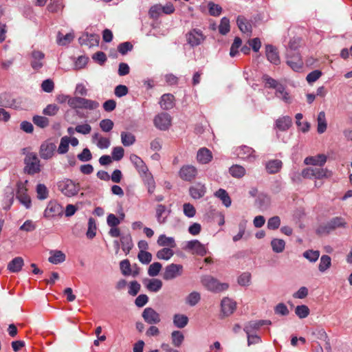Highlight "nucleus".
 <instances>
[{"label":"nucleus","instance_id":"1","mask_svg":"<svg viewBox=\"0 0 352 352\" xmlns=\"http://www.w3.org/2000/svg\"><path fill=\"white\" fill-rule=\"evenodd\" d=\"M200 282L208 291L213 293H219L226 291L229 287L228 283H221L218 279L211 275L201 276Z\"/></svg>","mask_w":352,"mask_h":352},{"label":"nucleus","instance_id":"2","mask_svg":"<svg viewBox=\"0 0 352 352\" xmlns=\"http://www.w3.org/2000/svg\"><path fill=\"white\" fill-rule=\"evenodd\" d=\"M346 222L341 217H336L331 219L326 223L320 225L317 229L318 234H329L335 230L340 228H346Z\"/></svg>","mask_w":352,"mask_h":352},{"label":"nucleus","instance_id":"3","mask_svg":"<svg viewBox=\"0 0 352 352\" xmlns=\"http://www.w3.org/2000/svg\"><path fill=\"white\" fill-rule=\"evenodd\" d=\"M69 106L72 109H82L87 110H94L99 107L97 101L87 99L82 97H72L69 100Z\"/></svg>","mask_w":352,"mask_h":352},{"label":"nucleus","instance_id":"4","mask_svg":"<svg viewBox=\"0 0 352 352\" xmlns=\"http://www.w3.org/2000/svg\"><path fill=\"white\" fill-rule=\"evenodd\" d=\"M58 188L64 195L71 197L78 194L80 185L72 179H65L58 183Z\"/></svg>","mask_w":352,"mask_h":352},{"label":"nucleus","instance_id":"5","mask_svg":"<svg viewBox=\"0 0 352 352\" xmlns=\"http://www.w3.org/2000/svg\"><path fill=\"white\" fill-rule=\"evenodd\" d=\"M63 212V207L56 201L52 200L47 203L43 212V217L50 220L61 217Z\"/></svg>","mask_w":352,"mask_h":352},{"label":"nucleus","instance_id":"6","mask_svg":"<svg viewBox=\"0 0 352 352\" xmlns=\"http://www.w3.org/2000/svg\"><path fill=\"white\" fill-rule=\"evenodd\" d=\"M24 170L30 175L40 172V161L35 153H28L24 159Z\"/></svg>","mask_w":352,"mask_h":352},{"label":"nucleus","instance_id":"7","mask_svg":"<svg viewBox=\"0 0 352 352\" xmlns=\"http://www.w3.org/2000/svg\"><path fill=\"white\" fill-rule=\"evenodd\" d=\"M186 38L187 43L195 47L201 45L206 39V36L201 30L195 28L186 33Z\"/></svg>","mask_w":352,"mask_h":352},{"label":"nucleus","instance_id":"8","mask_svg":"<svg viewBox=\"0 0 352 352\" xmlns=\"http://www.w3.org/2000/svg\"><path fill=\"white\" fill-rule=\"evenodd\" d=\"M28 181L24 183L19 182L17 184L16 198L20 203L23 204L27 209L30 208L32 205V201L30 196L27 193V188L25 186Z\"/></svg>","mask_w":352,"mask_h":352},{"label":"nucleus","instance_id":"9","mask_svg":"<svg viewBox=\"0 0 352 352\" xmlns=\"http://www.w3.org/2000/svg\"><path fill=\"white\" fill-rule=\"evenodd\" d=\"M183 273V266L180 264L171 263L168 265L163 273V278L166 280L175 279Z\"/></svg>","mask_w":352,"mask_h":352},{"label":"nucleus","instance_id":"10","mask_svg":"<svg viewBox=\"0 0 352 352\" xmlns=\"http://www.w3.org/2000/svg\"><path fill=\"white\" fill-rule=\"evenodd\" d=\"M172 118L167 113H161L157 114L154 120V125L156 128L161 131H166L169 129L171 125Z\"/></svg>","mask_w":352,"mask_h":352},{"label":"nucleus","instance_id":"11","mask_svg":"<svg viewBox=\"0 0 352 352\" xmlns=\"http://www.w3.org/2000/svg\"><path fill=\"white\" fill-rule=\"evenodd\" d=\"M287 64L295 72H300L303 67V61L299 53L287 52Z\"/></svg>","mask_w":352,"mask_h":352},{"label":"nucleus","instance_id":"12","mask_svg":"<svg viewBox=\"0 0 352 352\" xmlns=\"http://www.w3.org/2000/svg\"><path fill=\"white\" fill-rule=\"evenodd\" d=\"M56 146L49 140L43 142L40 146L39 155L43 160L51 159L54 155Z\"/></svg>","mask_w":352,"mask_h":352},{"label":"nucleus","instance_id":"13","mask_svg":"<svg viewBox=\"0 0 352 352\" xmlns=\"http://www.w3.org/2000/svg\"><path fill=\"white\" fill-rule=\"evenodd\" d=\"M197 168L192 165H184L182 166L179 171L181 179L186 182L192 181L197 175Z\"/></svg>","mask_w":352,"mask_h":352},{"label":"nucleus","instance_id":"14","mask_svg":"<svg viewBox=\"0 0 352 352\" xmlns=\"http://www.w3.org/2000/svg\"><path fill=\"white\" fill-rule=\"evenodd\" d=\"M142 316L144 320L149 324H156L160 322V315L153 308L146 307L144 309Z\"/></svg>","mask_w":352,"mask_h":352},{"label":"nucleus","instance_id":"15","mask_svg":"<svg viewBox=\"0 0 352 352\" xmlns=\"http://www.w3.org/2000/svg\"><path fill=\"white\" fill-rule=\"evenodd\" d=\"M186 249L191 251L192 254L201 256L207 254L206 248L198 240H192L188 241L186 245Z\"/></svg>","mask_w":352,"mask_h":352},{"label":"nucleus","instance_id":"16","mask_svg":"<svg viewBox=\"0 0 352 352\" xmlns=\"http://www.w3.org/2000/svg\"><path fill=\"white\" fill-rule=\"evenodd\" d=\"M206 192L205 184L200 182L197 183L189 188V193L192 198L199 199L203 197Z\"/></svg>","mask_w":352,"mask_h":352},{"label":"nucleus","instance_id":"17","mask_svg":"<svg viewBox=\"0 0 352 352\" xmlns=\"http://www.w3.org/2000/svg\"><path fill=\"white\" fill-rule=\"evenodd\" d=\"M31 66L35 70L40 69L43 66L45 54L41 51L34 50L31 54Z\"/></svg>","mask_w":352,"mask_h":352},{"label":"nucleus","instance_id":"18","mask_svg":"<svg viewBox=\"0 0 352 352\" xmlns=\"http://www.w3.org/2000/svg\"><path fill=\"white\" fill-rule=\"evenodd\" d=\"M254 152V150L252 148L247 146H242L237 149V155L243 160L252 162L256 158Z\"/></svg>","mask_w":352,"mask_h":352},{"label":"nucleus","instance_id":"19","mask_svg":"<svg viewBox=\"0 0 352 352\" xmlns=\"http://www.w3.org/2000/svg\"><path fill=\"white\" fill-rule=\"evenodd\" d=\"M130 161L134 165L140 175H142L148 171V168L144 161L138 155L131 154Z\"/></svg>","mask_w":352,"mask_h":352},{"label":"nucleus","instance_id":"20","mask_svg":"<svg viewBox=\"0 0 352 352\" xmlns=\"http://www.w3.org/2000/svg\"><path fill=\"white\" fill-rule=\"evenodd\" d=\"M170 213V210H167L166 207L162 204H158L156 207V214L155 217L157 219V221L159 224H164L166 221L168 215Z\"/></svg>","mask_w":352,"mask_h":352},{"label":"nucleus","instance_id":"21","mask_svg":"<svg viewBox=\"0 0 352 352\" xmlns=\"http://www.w3.org/2000/svg\"><path fill=\"white\" fill-rule=\"evenodd\" d=\"M212 159L211 151L206 147L201 148L197 153V160L202 164H208Z\"/></svg>","mask_w":352,"mask_h":352},{"label":"nucleus","instance_id":"22","mask_svg":"<svg viewBox=\"0 0 352 352\" xmlns=\"http://www.w3.org/2000/svg\"><path fill=\"white\" fill-rule=\"evenodd\" d=\"M221 306V311L226 316L232 314L236 309V302L229 298H223Z\"/></svg>","mask_w":352,"mask_h":352},{"label":"nucleus","instance_id":"23","mask_svg":"<svg viewBox=\"0 0 352 352\" xmlns=\"http://www.w3.org/2000/svg\"><path fill=\"white\" fill-rule=\"evenodd\" d=\"M327 156L324 154H319L316 156L307 157L305 159L304 163L307 165L322 166L327 162Z\"/></svg>","mask_w":352,"mask_h":352},{"label":"nucleus","instance_id":"24","mask_svg":"<svg viewBox=\"0 0 352 352\" xmlns=\"http://www.w3.org/2000/svg\"><path fill=\"white\" fill-rule=\"evenodd\" d=\"M265 50L267 60L274 65H278L280 63V58L276 49L272 45H267Z\"/></svg>","mask_w":352,"mask_h":352},{"label":"nucleus","instance_id":"25","mask_svg":"<svg viewBox=\"0 0 352 352\" xmlns=\"http://www.w3.org/2000/svg\"><path fill=\"white\" fill-rule=\"evenodd\" d=\"M140 177L147 188L148 192L151 195L153 194L155 189V182L151 173L148 170L146 173L140 175Z\"/></svg>","mask_w":352,"mask_h":352},{"label":"nucleus","instance_id":"26","mask_svg":"<svg viewBox=\"0 0 352 352\" xmlns=\"http://www.w3.org/2000/svg\"><path fill=\"white\" fill-rule=\"evenodd\" d=\"M24 265L23 258L17 256L11 260L8 264V270L12 273L19 272Z\"/></svg>","mask_w":352,"mask_h":352},{"label":"nucleus","instance_id":"27","mask_svg":"<svg viewBox=\"0 0 352 352\" xmlns=\"http://www.w3.org/2000/svg\"><path fill=\"white\" fill-rule=\"evenodd\" d=\"M236 23L241 32L250 36L252 33V25L247 19L244 16H239L236 19Z\"/></svg>","mask_w":352,"mask_h":352},{"label":"nucleus","instance_id":"28","mask_svg":"<svg viewBox=\"0 0 352 352\" xmlns=\"http://www.w3.org/2000/svg\"><path fill=\"white\" fill-rule=\"evenodd\" d=\"M48 261L54 265L63 263L66 259L65 254L60 250H51Z\"/></svg>","mask_w":352,"mask_h":352},{"label":"nucleus","instance_id":"29","mask_svg":"<svg viewBox=\"0 0 352 352\" xmlns=\"http://www.w3.org/2000/svg\"><path fill=\"white\" fill-rule=\"evenodd\" d=\"M146 288L152 292H157L162 287V281L157 278L147 279L144 280Z\"/></svg>","mask_w":352,"mask_h":352},{"label":"nucleus","instance_id":"30","mask_svg":"<svg viewBox=\"0 0 352 352\" xmlns=\"http://www.w3.org/2000/svg\"><path fill=\"white\" fill-rule=\"evenodd\" d=\"M157 243L161 247H168V248H174L176 247V243L175 239L171 236H167L165 234H161L159 236L157 241Z\"/></svg>","mask_w":352,"mask_h":352},{"label":"nucleus","instance_id":"31","mask_svg":"<svg viewBox=\"0 0 352 352\" xmlns=\"http://www.w3.org/2000/svg\"><path fill=\"white\" fill-rule=\"evenodd\" d=\"M160 104L162 109L168 110L174 107V96L170 94H165L162 96Z\"/></svg>","mask_w":352,"mask_h":352},{"label":"nucleus","instance_id":"32","mask_svg":"<svg viewBox=\"0 0 352 352\" xmlns=\"http://www.w3.org/2000/svg\"><path fill=\"white\" fill-rule=\"evenodd\" d=\"M275 96L285 103L289 104L292 102L289 94L286 91L285 86L281 84L276 89Z\"/></svg>","mask_w":352,"mask_h":352},{"label":"nucleus","instance_id":"33","mask_svg":"<svg viewBox=\"0 0 352 352\" xmlns=\"http://www.w3.org/2000/svg\"><path fill=\"white\" fill-rule=\"evenodd\" d=\"M188 318L184 314H176L173 316V324L179 328H184L188 323Z\"/></svg>","mask_w":352,"mask_h":352},{"label":"nucleus","instance_id":"34","mask_svg":"<svg viewBox=\"0 0 352 352\" xmlns=\"http://www.w3.org/2000/svg\"><path fill=\"white\" fill-rule=\"evenodd\" d=\"M292 120L289 116L279 118L276 121V126L280 131H287L292 126Z\"/></svg>","mask_w":352,"mask_h":352},{"label":"nucleus","instance_id":"35","mask_svg":"<svg viewBox=\"0 0 352 352\" xmlns=\"http://www.w3.org/2000/svg\"><path fill=\"white\" fill-rule=\"evenodd\" d=\"M282 162L279 160H274L266 164L265 168L270 174L278 173L282 167Z\"/></svg>","mask_w":352,"mask_h":352},{"label":"nucleus","instance_id":"36","mask_svg":"<svg viewBox=\"0 0 352 352\" xmlns=\"http://www.w3.org/2000/svg\"><path fill=\"white\" fill-rule=\"evenodd\" d=\"M120 242L122 244V250L126 254H129L132 248L133 247V243L131 234L122 236L120 239Z\"/></svg>","mask_w":352,"mask_h":352},{"label":"nucleus","instance_id":"37","mask_svg":"<svg viewBox=\"0 0 352 352\" xmlns=\"http://www.w3.org/2000/svg\"><path fill=\"white\" fill-rule=\"evenodd\" d=\"M214 196L221 200L223 204L226 207H230L232 204L231 199L228 193L224 189L220 188L215 193Z\"/></svg>","mask_w":352,"mask_h":352},{"label":"nucleus","instance_id":"38","mask_svg":"<svg viewBox=\"0 0 352 352\" xmlns=\"http://www.w3.org/2000/svg\"><path fill=\"white\" fill-rule=\"evenodd\" d=\"M261 327L258 320H252L244 325L243 331L246 334H253L256 333V331L259 330Z\"/></svg>","mask_w":352,"mask_h":352},{"label":"nucleus","instance_id":"39","mask_svg":"<svg viewBox=\"0 0 352 352\" xmlns=\"http://www.w3.org/2000/svg\"><path fill=\"white\" fill-rule=\"evenodd\" d=\"M120 137L121 142L124 146H130L135 142V136L130 132L122 131Z\"/></svg>","mask_w":352,"mask_h":352},{"label":"nucleus","instance_id":"40","mask_svg":"<svg viewBox=\"0 0 352 352\" xmlns=\"http://www.w3.org/2000/svg\"><path fill=\"white\" fill-rule=\"evenodd\" d=\"M317 122H318V127H317V131L318 133L321 134L323 133L327 126V120L325 118V113L324 111H320L317 118Z\"/></svg>","mask_w":352,"mask_h":352},{"label":"nucleus","instance_id":"41","mask_svg":"<svg viewBox=\"0 0 352 352\" xmlns=\"http://www.w3.org/2000/svg\"><path fill=\"white\" fill-rule=\"evenodd\" d=\"M331 265V257L328 255H322L320 259V263L318 265V270L320 272H324L330 268Z\"/></svg>","mask_w":352,"mask_h":352},{"label":"nucleus","instance_id":"42","mask_svg":"<svg viewBox=\"0 0 352 352\" xmlns=\"http://www.w3.org/2000/svg\"><path fill=\"white\" fill-rule=\"evenodd\" d=\"M272 250L276 253H281L285 248V242L283 239H273L271 241Z\"/></svg>","mask_w":352,"mask_h":352},{"label":"nucleus","instance_id":"43","mask_svg":"<svg viewBox=\"0 0 352 352\" xmlns=\"http://www.w3.org/2000/svg\"><path fill=\"white\" fill-rule=\"evenodd\" d=\"M313 178L315 179H322L324 177H329L331 173L327 168H312Z\"/></svg>","mask_w":352,"mask_h":352},{"label":"nucleus","instance_id":"44","mask_svg":"<svg viewBox=\"0 0 352 352\" xmlns=\"http://www.w3.org/2000/svg\"><path fill=\"white\" fill-rule=\"evenodd\" d=\"M201 300V295L198 292H192L186 298V303L193 307L195 306Z\"/></svg>","mask_w":352,"mask_h":352},{"label":"nucleus","instance_id":"45","mask_svg":"<svg viewBox=\"0 0 352 352\" xmlns=\"http://www.w3.org/2000/svg\"><path fill=\"white\" fill-rule=\"evenodd\" d=\"M74 38V34L72 33L63 35L60 32H58L57 34V43L59 45L64 46L70 43L73 41Z\"/></svg>","mask_w":352,"mask_h":352},{"label":"nucleus","instance_id":"46","mask_svg":"<svg viewBox=\"0 0 352 352\" xmlns=\"http://www.w3.org/2000/svg\"><path fill=\"white\" fill-rule=\"evenodd\" d=\"M173 254L174 252L172 249L164 248L157 252L156 256L158 259L168 261L173 256Z\"/></svg>","mask_w":352,"mask_h":352},{"label":"nucleus","instance_id":"47","mask_svg":"<svg viewBox=\"0 0 352 352\" xmlns=\"http://www.w3.org/2000/svg\"><path fill=\"white\" fill-rule=\"evenodd\" d=\"M229 172L232 177L241 178L245 175V169L240 165H233L230 168Z\"/></svg>","mask_w":352,"mask_h":352},{"label":"nucleus","instance_id":"48","mask_svg":"<svg viewBox=\"0 0 352 352\" xmlns=\"http://www.w3.org/2000/svg\"><path fill=\"white\" fill-rule=\"evenodd\" d=\"M70 138L64 136L60 139V144L58 147L57 151L59 154H65L69 150Z\"/></svg>","mask_w":352,"mask_h":352},{"label":"nucleus","instance_id":"49","mask_svg":"<svg viewBox=\"0 0 352 352\" xmlns=\"http://www.w3.org/2000/svg\"><path fill=\"white\" fill-rule=\"evenodd\" d=\"M172 343L175 346L179 347L182 345L184 336L179 331H173L171 333Z\"/></svg>","mask_w":352,"mask_h":352},{"label":"nucleus","instance_id":"50","mask_svg":"<svg viewBox=\"0 0 352 352\" xmlns=\"http://www.w3.org/2000/svg\"><path fill=\"white\" fill-rule=\"evenodd\" d=\"M37 198L40 200L46 199L49 196V190L45 184H38L36 186Z\"/></svg>","mask_w":352,"mask_h":352},{"label":"nucleus","instance_id":"51","mask_svg":"<svg viewBox=\"0 0 352 352\" xmlns=\"http://www.w3.org/2000/svg\"><path fill=\"white\" fill-rule=\"evenodd\" d=\"M96 234V224L94 218L90 217L88 221V229L86 233L87 237L91 239Z\"/></svg>","mask_w":352,"mask_h":352},{"label":"nucleus","instance_id":"52","mask_svg":"<svg viewBox=\"0 0 352 352\" xmlns=\"http://www.w3.org/2000/svg\"><path fill=\"white\" fill-rule=\"evenodd\" d=\"M303 256L311 263H315L320 256L318 250H308L303 252Z\"/></svg>","mask_w":352,"mask_h":352},{"label":"nucleus","instance_id":"53","mask_svg":"<svg viewBox=\"0 0 352 352\" xmlns=\"http://www.w3.org/2000/svg\"><path fill=\"white\" fill-rule=\"evenodd\" d=\"M32 122L40 128L47 127L50 124L48 118L41 116H34Z\"/></svg>","mask_w":352,"mask_h":352},{"label":"nucleus","instance_id":"54","mask_svg":"<svg viewBox=\"0 0 352 352\" xmlns=\"http://www.w3.org/2000/svg\"><path fill=\"white\" fill-rule=\"evenodd\" d=\"M230 20L227 17H223L219 25V32L223 35H226L230 32Z\"/></svg>","mask_w":352,"mask_h":352},{"label":"nucleus","instance_id":"55","mask_svg":"<svg viewBox=\"0 0 352 352\" xmlns=\"http://www.w3.org/2000/svg\"><path fill=\"white\" fill-rule=\"evenodd\" d=\"M295 313L300 318H305L309 314V309L307 305H298L295 309Z\"/></svg>","mask_w":352,"mask_h":352},{"label":"nucleus","instance_id":"56","mask_svg":"<svg viewBox=\"0 0 352 352\" xmlns=\"http://www.w3.org/2000/svg\"><path fill=\"white\" fill-rule=\"evenodd\" d=\"M296 120V125L300 128V130L303 133L307 132L310 129V124L308 122H305L304 123H300L301 119L303 118V116L302 113H298L295 116Z\"/></svg>","mask_w":352,"mask_h":352},{"label":"nucleus","instance_id":"57","mask_svg":"<svg viewBox=\"0 0 352 352\" xmlns=\"http://www.w3.org/2000/svg\"><path fill=\"white\" fill-rule=\"evenodd\" d=\"M162 13V6L155 4L151 7L148 15L151 19H157Z\"/></svg>","mask_w":352,"mask_h":352},{"label":"nucleus","instance_id":"58","mask_svg":"<svg viewBox=\"0 0 352 352\" xmlns=\"http://www.w3.org/2000/svg\"><path fill=\"white\" fill-rule=\"evenodd\" d=\"M162 267V265L160 263L155 262L148 267V274L152 277L156 276L159 274Z\"/></svg>","mask_w":352,"mask_h":352},{"label":"nucleus","instance_id":"59","mask_svg":"<svg viewBox=\"0 0 352 352\" xmlns=\"http://www.w3.org/2000/svg\"><path fill=\"white\" fill-rule=\"evenodd\" d=\"M124 150L122 146L113 147L111 152V157L115 161H120L124 157Z\"/></svg>","mask_w":352,"mask_h":352},{"label":"nucleus","instance_id":"60","mask_svg":"<svg viewBox=\"0 0 352 352\" xmlns=\"http://www.w3.org/2000/svg\"><path fill=\"white\" fill-rule=\"evenodd\" d=\"M241 39L239 37H235L230 50V55L231 57H234L236 54H238V50L241 46Z\"/></svg>","mask_w":352,"mask_h":352},{"label":"nucleus","instance_id":"61","mask_svg":"<svg viewBox=\"0 0 352 352\" xmlns=\"http://www.w3.org/2000/svg\"><path fill=\"white\" fill-rule=\"evenodd\" d=\"M138 258L140 262H141L142 264L147 265L152 260V254L147 251H146V252L140 251L138 254Z\"/></svg>","mask_w":352,"mask_h":352},{"label":"nucleus","instance_id":"62","mask_svg":"<svg viewBox=\"0 0 352 352\" xmlns=\"http://www.w3.org/2000/svg\"><path fill=\"white\" fill-rule=\"evenodd\" d=\"M208 10H209V13L210 15L214 16H217L221 14L222 8L219 5L215 4L214 3L210 1L208 3Z\"/></svg>","mask_w":352,"mask_h":352},{"label":"nucleus","instance_id":"63","mask_svg":"<svg viewBox=\"0 0 352 352\" xmlns=\"http://www.w3.org/2000/svg\"><path fill=\"white\" fill-rule=\"evenodd\" d=\"M100 127L104 132H109L112 130L114 124L113 122L110 119H103L100 122Z\"/></svg>","mask_w":352,"mask_h":352},{"label":"nucleus","instance_id":"64","mask_svg":"<svg viewBox=\"0 0 352 352\" xmlns=\"http://www.w3.org/2000/svg\"><path fill=\"white\" fill-rule=\"evenodd\" d=\"M183 211L185 216L188 218L193 217L196 214V210L195 207L190 203H185L183 205Z\"/></svg>","mask_w":352,"mask_h":352}]
</instances>
